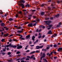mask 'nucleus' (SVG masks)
Instances as JSON below:
<instances>
[{
	"label": "nucleus",
	"instance_id": "338daca9",
	"mask_svg": "<svg viewBox=\"0 0 62 62\" xmlns=\"http://www.w3.org/2000/svg\"><path fill=\"white\" fill-rule=\"evenodd\" d=\"M44 37H45V35H43V36H42V38H44Z\"/></svg>",
	"mask_w": 62,
	"mask_h": 62
},
{
	"label": "nucleus",
	"instance_id": "5fc2aeb1",
	"mask_svg": "<svg viewBox=\"0 0 62 62\" xmlns=\"http://www.w3.org/2000/svg\"><path fill=\"white\" fill-rule=\"evenodd\" d=\"M22 28V27H21L20 26V27H18V29H21V28Z\"/></svg>",
	"mask_w": 62,
	"mask_h": 62
},
{
	"label": "nucleus",
	"instance_id": "603ef678",
	"mask_svg": "<svg viewBox=\"0 0 62 62\" xmlns=\"http://www.w3.org/2000/svg\"><path fill=\"white\" fill-rule=\"evenodd\" d=\"M36 23L34 24L33 25V26H36Z\"/></svg>",
	"mask_w": 62,
	"mask_h": 62
},
{
	"label": "nucleus",
	"instance_id": "20e7f679",
	"mask_svg": "<svg viewBox=\"0 0 62 62\" xmlns=\"http://www.w3.org/2000/svg\"><path fill=\"white\" fill-rule=\"evenodd\" d=\"M46 55H45V53H43L42 56V58H45Z\"/></svg>",
	"mask_w": 62,
	"mask_h": 62
},
{
	"label": "nucleus",
	"instance_id": "412c9836",
	"mask_svg": "<svg viewBox=\"0 0 62 62\" xmlns=\"http://www.w3.org/2000/svg\"><path fill=\"white\" fill-rule=\"evenodd\" d=\"M28 47V46H26V47L25 48V50H27V48Z\"/></svg>",
	"mask_w": 62,
	"mask_h": 62
},
{
	"label": "nucleus",
	"instance_id": "a19ab883",
	"mask_svg": "<svg viewBox=\"0 0 62 62\" xmlns=\"http://www.w3.org/2000/svg\"><path fill=\"white\" fill-rule=\"evenodd\" d=\"M56 58H57V57H54V59H56Z\"/></svg>",
	"mask_w": 62,
	"mask_h": 62
},
{
	"label": "nucleus",
	"instance_id": "3c124183",
	"mask_svg": "<svg viewBox=\"0 0 62 62\" xmlns=\"http://www.w3.org/2000/svg\"><path fill=\"white\" fill-rule=\"evenodd\" d=\"M19 13L20 14H21L22 13V12L21 11H20L19 12Z\"/></svg>",
	"mask_w": 62,
	"mask_h": 62
},
{
	"label": "nucleus",
	"instance_id": "bf43d9fd",
	"mask_svg": "<svg viewBox=\"0 0 62 62\" xmlns=\"http://www.w3.org/2000/svg\"><path fill=\"white\" fill-rule=\"evenodd\" d=\"M7 16V14H5L4 15L5 17H6V16Z\"/></svg>",
	"mask_w": 62,
	"mask_h": 62
},
{
	"label": "nucleus",
	"instance_id": "f03ea898",
	"mask_svg": "<svg viewBox=\"0 0 62 62\" xmlns=\"http://www.w3.org/2000/svg\"><path fill=\"white\" fill-rule=\"evenodd\" d=\"M43 47V46H36V49H39L42 48Z\"/></svg>",
	"mask_w": 62,
	"mask_h": 62
},
{
	"label": "nucleus",
	"instance_id": "e433bc0d",
	"mask_svg": "<svg viewBox=\"0 0 62 62\" xmlns=\"http://www.w3.org/2000/svg\"><path fill=\"white\" fill-rule=\"evenodd\" d=\"M60 26V25H58L56 26V27H59Z\"/></svg>",
	"mask_w": 62,
	"mask_h": 62
},
{
	"label": "nucleus",
	"instance_id": "f257e3e1",
	"mask_svg": "<svg viewBox=\"0 0 62 62\" xmlns=\"http://www.w3.org/2000/svg\"><path fill=\"white\" fill-rule=\"evenodd\" d=\"M45 23H46L47 24V25H49L50 24V23H51L52 22L51 21H45L44 22Z\"/></svg>",
	"mask_w": 62,
	"mask_h": 62
},
{
	"label": "nucleus",
	"instance_id": "6ab92c4d",
	"mask_svg": "<svg viewBox=\"0 0 62 62\" xmlns=\"http://www.w3.org/2000/svg\"><path fill=\"white\" fill-rule=\"evenodd\" d=\"M1 36L2 37V36H3V35H4V32H3L2 31L1 32Z\"/></svg>",
	"mask_w": 62,
	"mask_h": 62
},
{
	"label": "nucleus",
	"instance_id": "79ce46f5",
	"mask_svg": "<svg viewBox=\"0 0 62 62\" xmlns=\"http://www.w3.org/2000/svg\"><path fill=\"white\" fill-rule=\"evenodd\" d=\"M35 22H36V20H33L32 21V23H35Z\"/></svg>",
	"mask_w": 62,
	"mask_h": 62
},
{
	"label": "nucleus",
	"instance_id": "ea45409f",
	"mask_svg": "<svg viewBox=\"0 0 62 62\" xmlns=\"http://www.w3.org/2000/svg\"><path fill=\"white\" fill-rule=\"evenodd\" d=\"M26 60H29V59L28 58H27L26 59Z\"/></svg>",
	"mask_w": 62,
	"mask_h": 62
},
{
	"label": "nucleus",
	"instance_id": "a18cd8bd",
	"mask_svg": "<svg viewBox=\"0 0 62 62\" xmlns=\"http://www.w3.org/2000/svg\"><path fill=\"white\" fill-rule=\"evenodd\" d=\"M57 3H58V4L59 3H60V1H58L57 2Z\"/></svg>",
	"mask_w": 62,
	"mask_h": 62
},
{
	"label": "nucleus",
	"instance_id": "052dcab7",
	"mask_svg": "<svg viewBox=\"0 0 62 62\" xmlns=\"http://www.w3.org/2000/svg\"><path fill=\"white\" fill-rule=\"evenodd\" d=\"M13 41H17V40L16 39H14L13 40Z\"/></svg>",
	"mask_w": 62,
	"mask_h": 62
},
{
	"label": "nucleus",
	"instance_id": "aec40b11",
	"mask_svg": "<svg viewBox=\"0 0 62 62\" xmlns=\"http://www.w3.org/2000/svg\"><path fill=\"white\" fill-rule=\"evenodd\" d=\"M34 56V55H31V58H32V59L33 58Z\"/></svg>",
	"mask_w": 62,
	"mask_h": 62
},
{
	"label": "nucleus",
	"instance_id": "2eb2a0df",
	"mask_svg": "<svg viewBox=\"0 0 62 62\" xmlns=\"http://www.w3.org/2000/svg\"><path fill=\"white\" fill-rule=\"evenodd\" d=\"M59 16V14H58V15L55 16V17H58V16Z\"/></svg>",
	"mask_w": 62,
	"mask_h": 62
},
{
	"label": "nucleus",
	"instance_id": "c9c22d12",
	"mask_svg": "<svg viewBox=\"0 0 62 62\" xmlns=\"http://www.w3.org/2000/svg\"><path fill=\"white\" fill-rule=\"evenodd\" d=\"M27 23H28V22H25V24H27Z\"/></svg>",
	"mask_w": 62,
	"mask_h": 62
},
{
	"label": "nucleus",
	"instance_id": "b1692460",
	"mask_svg": "<svg viewBox=\"0 0 62 62\" xmlns=\"http://www.w3.org/2000/svg\"><path fill=\"white\" fill-rule=\"evenodd\" d=\"M17 47V46L16 45L14 46H13V48H16Z\"/></svg>",
	"mask_w": 62,
	"mask_h": 62
},
{
	"label": "nucleus",
	"instance_id": "a211bd4d",
	"mask_svg": "<svg viewBox=\"0 0 62 62\" xmlns=\"http://www.w3.org/2000/svg\"><path fill=\"white\" fill-rule=\"evenodd\" d=\"M49 48H50V45L48 46V47H46V49L47 50H48V49H49Z\"/></svg>",
	"mask_w": 62,
	"mask_h": 62
},
{
	"label": "nucleus",
	"instance_id": "a878e982",
	"mask_svg": "<svg viewBox=\"0 0 62 62\" xmlns=\"http://www.w3.org/2000/svg\"><path fill=\"white\" fill-rule=\"evenodd\" d=\"M23 11L24 12H25L26 11V10L25 9H24L23 10Z\"/></svg>",
	"mask_w": 62,
	"mask_h": 62
},
{
	"label": "nucleus",
	"instance_id": "0eeeda50",
	"mask_svg": "<svg viewBox=\"0 0 62 62\" xmlns=\"http://www.w3.org/2000/svg\"><path fill=\"white\" fill-rule=\"evenodd\" d=\"M25 6L26 7H30V4H27L26 5H25Z\"/></svg>",
	"mask_w": 62,
	"mask_h": 62
},
{
	"label": "nucleus",
	"instance_id": "c756f323",
	"mask_svg": "<svg viewBox=\"0 0 62 62\" xmlns=\"http://www.w3.org/2000/svg\"><path fill=\"white\" fill-rule=\"evenodd\" d=\"M35 53V51H34L32 52H31L30 53V54H34V53Z\"/></svg>",
	"mask_w": 62,
	"mask_h": 62
},
{
	"label": "nucleus",
	"instance_id": "f8f14e48",
	"mask_svg": "<svg viewBox=\"0 0 62 62\" xmlns=\"http://www.w3.org/2000/svg\"><path fill=\"white\" fill-rule=\"evenodd\" d=\"M21 3H25V1L24 0H21Z\"/></svg>",
	"mask_w": 62,
	"mask_h": 62
},
{
	"label": "nucleus",
	"instance_id": "13d9d810",
	"mask_svg": "<svg viewBox=\"0 0 62 62\" xmlns=\"http://www.w3.org/2000/svg\"><path fill=\"white\" fill-rule=\"evenodd\" d=\"M30 51L29 50H28L26 51V52H29Z\"/></svg>",
	"mask_w": 62,
	"mask_h": 62
},
{
	"label": "nucleus",
	"instance_id": "7c9ffc66",
	"mask_svg": "<svg viewBox=\"0 0 62 62\" xmlns=\"http://www.w3.org/2000/svg\"><path fill=\"white\" fill-rule=\"evenodd\" d=\"M20 53V51H18L16 53V54H19Z\"/></svg>",
	"mask_w": 62,
	"mask_h": 62
},
{
	"label": "nucleus",
	"instance_id": "9d476101",
	"mask_svg": "<svg viewBox=\"0 0 62 62\" xmlns=\"http://www.w3.org/2000/svg\"><path fill=\"white\" fill-rule=\"evenodd\" d=\"M9 21H13V19L11 18H10L9 19Z\"/></svg>",
	"mask_w": 62,
	"mask_h": 62
},
{
	"label": "nucleus",
	"instance_id": "39448f33",
	"mask_svg": "<svg viewBox=\"0 0 62 62\" xmlns=\"http://www.w3.org/2000/svg\"><path fill=\"white\" fill-rule=\"evenodd\" d=\"M52 31H49L48 34H49V35H52Z\"/></svg>",
	"mask_w": 62,
	"mask_h": 62
},
{
	"label": "nucleus",
	"instance_id": "1a4fd4ad",
	"mask_svg": "<svg viewBox=\"0 0 62 62\" xmlns=\"http://www.w3.org/2000/svg\"><path fill=\"white\" fill-rule=\"evenodd\" d=\"M35 37L34 36H32V39L33 40H35Z\"/></svg>",
	"mask_w": 62,
	"mask_h": 62
},
{
	"label": "nucleus",
	"instance_id": "69168bd1",
	"mask_svg": "<svg viewBox=\"0 0 62 62\" xmlns=\"http://www.w3.org/2000/svg\"><path fill=\"white\" fill-rule=\"evenodd\" d=\"M9 46V45H7L6 46L7 47H8Z\"/></svg>",
	"mask_w": 62,
	"mask_h": 62
},
{
	"label": "nucleus",
	"instance_id": "37998d69",
	"mask_svg": "<svg viewBox=\"0 0 62 62\" xmlns=\"http://www.w3.org/2000/svg\"><path fill=\"white\" fill-rule=\"evenodd\" d=\"M36 53H39V51L38 50H37L36 51Z\"/></svg>",
	"mask_w": 62,
	"mask_h": 62
},
{
	"label": "nucleus",
	"instance_id": "9b49d317",
	"mask_svg": "<svg viewBox=\"0 0 62 62\" xmlns=\"http://www.w3.org/2000/svg\"><path fill=\"white\" fill-rule=\"evenodd\" d=\"M44 12H41V15H42V16L44 14Z\"/></svg>",
	"mask_w": 62,
	"mask_h": 62
},
{
	"label": "nucleus",
	"instance_id": "4be33fe9",
	"mask_svg": "<svg viewBox=\"0 0 62 62\" xmlns=\"http://www.w3.org/2000/svg\"><path fill=\"white\" fill-rule=\"evenodd\" d=\"M53 26V25H50L48 26V27H52Z\"/></svg>",
	"mask_w": 62,
	"mask_h": 62
},
{
	"label": "nucleus",
	"instance_id": "49530a36",
	"mask_svg": "<svg viewBox=\"0 0 62 62\" xmlns=\"http://www.w3.org/2000/svg\"><path fill=\"white\" fill-rule=\"evenodd\" d=\"M53 37H55V36H54V35H53L51 36V38H53Z\"/></svg>",
	"mask_w": 62,
	"mask_h": 62
},
{
	"label": "nucleus",
	"instance_id": "2f4dec72",
	"mask_svg": "<svg viewBox=\"0 0 62 62\" xmlns=\"http://www.w3.org/2000/svg\"><path fill=\"white\" fill-rule=\"evenodd\" d=\"M27 58H30V56H27Z\"/></svg>",
	"mask_w": 62,
	"mask_h": 62
},
{
	"label": "nucleus",
	"instance_id": "0e129e2a",
	"mask_svg": "<svg viewBox=\"0 0 62 62\" xmlns=\"http://www.w3.org/2000/svg\"><path fill=\"white\" fill-rule=\"evenodd\" d=\"M34 46V45H30V46H31V47Z\"/></svg>",
	"mask_w": 62,
	"mask_h": 62
},
{
	"label": "nucleus",
	"instance_id": "dca6fc26",
	"mask_svg": "<svg viewBox=\"0 0 62 62\" xmlns=\"http://www.w3.org/2000/svg\"><path fill=\"white\" fill-rule=\"evenodd\" d=\"M26 59V58L25 57H24L23 58H21V60H24V59Z\"/></svg>",
	"mask_w": 62,
	"mask_h": 62
},
{
	"label": "nucleus",
	"instance_id": "de8ad7c7",
	"mask_svg": "<svg viewBox=\"0 0 62 62\" xmlns=\"http://www.w3.org/2000/svg\"><path fill=\"white\" fill-rule=\"evenodd\" d=\"M5 29H6V30H8V29L7 28H6Z\"/></svg>",
	"mask_w": 62,
	"mask_h": 62
},
{
	"label": "nucleus",
	"instance_id": "e2e57ef3",
	"mask_svg": "<svg viewBox=\"0 0 62 62\" xmlns=\"http://www.w3.org/2000/svg\"><path fill=\"white\" fill-rule=\"evenodd\" d=\"M41 31V29H40L39 30V32H40V31Z\"/></svg>",
	"mask_w": 62,
	"mask_h": 62
},
{
	"label": "nucleus",
	"instance_id": "72a5a7b5",
	"mask_svg": "<svg viewBox=\"0 0 62 62\" xmlns=\"http://www.w3.org/2000/svg\"><path fill=\"white\" fill-rule=\"evenodd\" d=\"M28 16H29V17H32V15L31 14L29 15Z\"/></svg>",
	"mask_w": 62,
	"mask_h": 62
},
{
	"label": "nucleus",
	"instance_id": "4c0bfd02",
	"mask_svg": "<svg viewBox=\"0 0 62 62\" xmlns=\"http://www.w3.org/2000/svg\"><path fill=\"white\" fill-rule=\"evenodd\" d=\"M61 50H60V49H59V48L57 49V51H58V52H59Z\"/></svg>",
	"mask_w": 62,
	"mask_h": 62
},
{
	"label": "nucleus",
	"instance_id": "09e8293b",
	"mask_svg": "<svg viewBox=\"0 0 62 62\" xmlns=\"http://www.w3.org/2000/svg\"><path fill=\"white\" fill-rule=\"evenodd\" d=\"M53 53L54 54H56V52H53Z\"/></svg>",
	"mask_w": 62,
	"mask_h": 62
},
{
	"label": "nucleus",
	"instance_id": "ddd939ff",
	"mask_svg": "<svg viewBox=\"0 0 62 62\" xmlns=\"http://www.w3.org/2000/svg\"><path fill=\"white\" fill-rule=\"evenodd\" d=\"M30 35H28L26 37V38L27 39H29V37H30Z\"/></svg>",
	"mask_w": 62,
	"mask_h": 62
},
{
	"label": "nucleus",
	"instance_id": "58836bf2",
	"mask_svg": "<svg viewBox=\"0 0 62 62\" xmlns=\"http://www.w3.org/2000/svg\"><path fill=\"white\" fill-rule=\"evenodd\" d=\"M60 50V51H62V48H59Z\"/></svg>",
	"mask_w": 62,
	"mask_h": 62
},
{
	"label": "nucleus",
	"instance_id": "6e6552de",
	"mask_svg": "<svg viewBox=\"0 0 62 62\" xmlns=\"http://www.w3.org/2000/svg\"><path fill=\"white\" fill-rule=\"evenodd\" d=\"M21 6L22 8H24V5L23 4H22V5H21Z\"/></svg>",
	"mask_w": 62,
	"mask_h": 62
},
{
	"label": "nucleus",
	"instance_id": "c03bdc74",
	"mask_svg": "<svg viewBox=\"0 0 62 62\" xmlns=\"http://www.w3.org/2000/svg\"><path fill=\"white\" fill-rule=\"evenodd\" d=\"M33 18L34 19H36V16H33Z\"/></svg>",
	"mask_w": 62,
	"mask_h": 62
},
{
	"label": "nucleus",
	"instance_id": "bb28decb",
	"mask_svg": "<svg viewBox=\"0 0 62 62\" xmlns=\"http://www.w3.org/2000/svg\"><path fill=\"white\" fill-rule=\"evenodd\" d=\"M4 40H5V39H2L1 40V41L2 42H3V41H4Z\"/></svg>",
	"mask_w": 62,
	"mask_h": 62
},
{
	"label": "nucleus",
	"instance_id": "f3484780",
	"mask_svg": "<svg viewBox=\"0 0 62 62\" xmlns=\"http://www.w3.org/2000/svg\"><path fill=\"white\" fill-rule=\"evenodd\" d=\"M22 36H21L20 37V39H23V40H24V39L23 38H22Z\"/></svg>",
	"mask_w": 62,
	"mask_h": 62
},
{
	"label": "nucleus",
	"instance_id": "473e14b6",
	"mask_svg": "<svg viewBox=\"0 0 62 62\" xmlns=\"http://www.w3.org/2000/svg\"><path fill=\"white\" fill-rule=\"evenodd\" d=\"M11 54V53L10 52H9L8 53V55H9Z\"/></svg>",
	"mask_w": 62,
	"mask_h": 62
},
{
	"label": "nucleus",
	"instance_id": "5701e85b",
	"mask_svg": "<svg viewBox=\"0 0 62 62\" xmlns=\"http://www.w3.org/2000/svg\"><path fill=\"white\" fill-rule=\"evenodd\" d=\"M17 33H22V31H17Z\"/></svg>",
	"mask_w": 62,
	"mask_h": 62
},
{
	"label": "nucleus",
	"instance_id": "4468645a",
	"mask_svg": "<svg viewBox=\"0 0 62 62\" xmlns=\"http://www.w3.org/2000/svg\"><path fill=\"white\" fill-rule=\"evenodd\" d=\"M1 25L2 26H4L5 25V23H2L1 24Z\"/></svg>",
	"mask_w": 62,
	"mask_h": 62
},
{
	"label": "nucleus",
	"instance_id": "4d7b16f0",
	"mask_svg": "<svg viewBox=\"0 0 62 62\" xmlns=\"http://www.w3.org/2000/svg\"><path fill=\"white\" fill-rule=\"evenodd\" d=\"M18 15H16V18H17L18 17Z\"/></svg>",
	"mask_w": 62,
	"mask_h": 62
},
{
	"label": "nucleus",
	"instance_id": "8fccbe9b",
	"mask_svg": "<svg viewBox=\"0 0 62 62\" xmlns=\"http://www.w3.org/2000/svg\"><path fill=\"white\" fill-rule=\"evenodd\" d=\"M9 41L10 42H11L12 41V40L11 39H10L9 40Z\"/></svg>",
	"mask_w": 62,
	"mask_h": 62
},
{
	"label": "nucleus",
	"instance_id": "6e6d98bb",
	"mask_svg": "<svg viewBox=\"0 0 62 62\" xmlns=\"http://www.w3.org/2000/svg\"><path fill=\"white\" fill-rule=\"evenodd\" d=\"M11 44H9V47H10V46H11Z\"/></svg>",
	"mask_w": 62,
	"mask_h": 62
},
{
	"label": "nucleus",
	"instance_id": "774afa93",
	"mask_svg": "<svg viewBox=\"0 0 62 62\" xmlns=\"http://www.w3.org/2000/svg\"><path fill=\"white\" fill-rule=\"evenodd\" d=\"M21 62H25L24 60H23L21 61Z\"/></svg>",
	"mask_w": 62,
	"mask_h": 62
},
{
	"label": "nucleus",
	"instance_id": "680f3d73",
	"mask_svg": "<svg viewBox=\"0 0 62 62\" xmlns=\"http://www.w3.org/2000/svg\"><path fill=\"white\" fill-rule=\"evenodd\" d=\"M51 29V27L48 28L47 29L48 30H49V29Z\"/></svg>",
	"mask_w": 62,
	"mask_h": 62
},
{
	"label": "nucleus",
	"instance_id": "423d86ee",
	"mask_svg": "<svg viewBox=\"0 0 62 62\" xmlns=\"http://www.w3.org/2000/svg\"><path fill=\"white\" fill-rule=\"evenodd\" d=\"M28 26L29 27H32V23H30L28 25Z\"/></svg>",
	"mask_w": 62,
	"mask_h": 62
},
{
	"label": "nucleus",
	"instance_id": "cd10ccee",
	"mask_svg": "<svg viewBox=\"0 0 62 62\" xmlns=\"http://www.w3.org/2000/svg\"><path fill=\"white\" fill-rule=\"evenodd\" d=\"M43 61H45L46 62L47 60H46V59L44 58L43 59Z\"/></svg>",
	"mask_w": 62,
	"mask_h": 62
},
{
	"label": "nucleus",
	"instance_id": "864d4df0",
	"mask_svg": "<svg viewBox=\"0 0 62 62\" xmlns=\"http://www.w3.org/2000/svg\"><path fill=\"white\" fill-rule=\"evenodd\" d=\"M41 36H39L38 37V38H39V39L40 38H41Z\"/></svg>",
	"mask_w": 62,
	"mask_h": 62
},
{
	"label": "nucleus",
	"instance_id": "f704fd0d",
	"mask_svg": "<svg viewBox=\"0 0 62 62\" xmlns=\"http://www.w3.org/2000/svg\"><path fill=\"white\" fill-rule=\"evenodd\" d=\"M44 4H43L41 5V7H43L44 6Z\"/></svg>",
	"mask_w": 62,
	"mask_h": 62
},
{
	"label": "nucleus",
	"instance_id": "7ed1b4c3",
	"mask_svg": "<svg viewBox=\"0 0 62 62\" xmlns=\"http://www.w3.org/2000/svg\"><path fill=\"white\" fill-rule=\"evenodd\" d=\"M23 48V46H17V49H21Z\"/></svg>",
	"mask_w": 62,
	"mask_h": 62
},
{
	"label": "nucleus",
	"instance_id": "393cba45",
	"mask_svg": "<svg viewBox=\"0 0 62 62\" xmlns=\"http://www.w3.org/2000/svg\"><path fill=\"white\" fill-rule=\"evenodd\" d=\"M54 47H57V45H56L54 44Z\"/></svg>",
	"mask_w": 62,
	"mask_h": 62
},
{
	"label": "nucleus",
	"instance_id": "c85d7f7f",
	"mask_svg": "<svg viewBox=\"0 0 62 62\" xmlns=\"http://www.w3.org/2000/svg\"><path fill=\"white\" fill-rule=\"evenodd\" d=\"M8 34L7 33L6 34L4 35V36H8Z\"/></svg>",
	"mask_w": 62,
	"mask_h": 62
}]
</instances>
